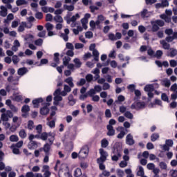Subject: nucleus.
Here are the masks:
<instances>
[{
  "label": "nucleus",
  "instance_id": "393cba45",
  "mask_svg": "<svg viewBox=\"0 0 177 177\" xmlns=\"http://www.w3.org/2000/svg\"><path fill=\"white\" fill-rule=\"evenodd\" d=\"M82 175V170L80 168H77L74 171L75 177H80Z\"/></svg>",
  "mask_w": 177,
  "mask_h": 177
},
{
  "label": "nucleus",
  "instance_id": "c03bdc74",
  "mask_svg": "<svg viewBox=\"0 0 177 177\" xmlns=\"http://www.w3.org/2000/svg\"><path fill=\"white\" fill-rule=\"evenodd\" d=\"M93 80V75H92V74H87L86 75V81H87L88 82H92Z\"/></svg>",
  "mask_w": 177,
  "mask_h": 177
},
{
  "label": "nucleus",
  "instance_id": "37998d69",
  "mask_svg": "<svg viewBox=\"0 0 177 177\" xmlns=\"http://www.w3.org/2000/svg\"><path fill=\"white\" fill-rule=\"evenodd\" d=\"M36 131L38 133L37 135H41L42 133V124H38L36 127Z\"/></svg>",
  "mask_w": 177,
  "mask_h": 177
},
{
  "label": "nucleus",
  "instance_id": "8fccbe9b",
  "mask_svg": "<svg viewBox=\"0 0 177 177\" xmlns=\"http://www.w3.org/2000/svg\"><path fill=\"white\" fill-rule=\"evenodd\" d=\"M34 128V122L32 120H29L28 122V129L30 131H32Z\"/></svg>",
  "mask_w": 177,
  "mask_h": 177
},
{
  "label": "nucleus",
  "instance_id": "9b49d317",
  "mask_svg": "<svg viewBox=\"0 0 177 177\" xmlns=\"http://www.w3.org/2000/svg\"><path fill=\"white\" fill-rule=\"evenodd\" d=\"M0 9H1L0 11V16H1V17H6V16H8V8L3 6H1Z\"/></svg>",
  "mask_w": 177,
  "mask_h": 177
},
{
  "label": "nucleus",
  "instance_id": "338daca9",
  "mask_svg": "<svg viewBox=\"0 0 177 177\" xmlns=\"http://www.w3.org/2000/svg\"><path fill=\"white\" fill-rule=\"evenodd\" d=\"M117 174L118 177H124V171L118 169L117 170Z\"/></svg>",
  "mask_w": 177,
  "mask_h": 177
},
{
  "label": "nucleus",
  "instance_id": "a211bd4d",
  "mask_svg": "<svg viewBox=\"0 0 177 177\" xmlns=\"http://www.w3.org/2000/svg\"><path fill=\"white\" fill-rule=\"evenodd\" d=\"M65 82L69 85L71 88H74V83L73 82V77H69L65 80Z\"/></svg>",
  "mask_w": 177,
  "mask_h": 177
},
{
  "label": "nucleus",
  "instance_id": "a18cd8bd",
  "mask_svg": "<svg viewBox=\"0 0 177 177\" xmlns=\"http://www.w3.org/2000/svg\"><path fill=\"white\" fill-rule=\"evenodd\" d=\"M105 117L106 118H111L112 114H111V111L110 109L105 110Z\"/></svg>",
  "mask_w": 177,
  "mask_h": 177
},
{
  "label": "nucleus",
  "instance_id": "de8ad7c7",
  "mask_svg": "<svg viewBox=\"0 0 177 177\" xmlns=\"http://www.w3.org/2000/svg\"><path fill=\"white\" fill-rule=\"evenodd\" d=\"M147 55H148L149 56H150L151 57H155L156 53H154V50H153V49L149 48V49H148V50H147Z\"/></svg>",
  "mask_w": 177,
  "mask_h": 177
},
{
  "label": "nucleus",
  "instance_id": "5fc2aeb1",
  "mask_svg": "<svg viewBox=\"0 0 177 177\" xmlns=\"http://www.w3.org/2000/svg\"><path fill=\"white\" fill-rule=\"evenodd\" d=\"M53 20V15L52 14H47L46 15V21H52Z\"/></svg>",
  "mask_w": 177,
  "mask_h": 177
},
{
  "label": "nucleus",
  "instance_id": "f3484780",
  "mask_svg": "<svg viewBox=\"0 0 177 177\" xmlns=\"http://www.w3.org/2000/svg\"><path fill=\"white\" fill-rule=\"evenodd\" d=\"M28 149H37L38 147V144L35 141H30L28 143Z\"/></svg>",
  "mask_w": 177,
  "mask_h": 177
},
{
  "label": "nucleus",
  "instance_id": "39448f33",
  "mask_svg": "<svg viewBox=\"0 0 177 177\" xmlns=\"http://www.w3.org/2000/svg\"><path fill=\"white\" fill-rule=\"evenodd\" d=\"M53 144L46 143L43 147L39 149V151H44L45 154H50V149Z\"/></svg>",
  "mask_w": 177,
  "mask_h": 177
},
{
  "label": "nucleus",
  "instance_id": "4468645a",
  "mask_svg": "<svg viewBox=\"0 0 177 177\" xmlns=\"http://www.w3.org/2000/svg\"><path fill=\"white\" fill-rule=\"evenodd\" d=\"M74 9H75L74 4H71L70 6H68L67 4L64 5V10H68V12H73V10H74Z\"/></svg>",
  "mask_w": 177,
  "mask_h": 177
},
{
  "label": "nucleus",
  "instance_id": "b1692460",
  "mask_svg": "<svg viewBox=\"0 0 177 177\" xmlns=\"http://www.w3.org/2000/svg\"><path fill=\"white\" fill-rule=\"evenodd\" d=\"M73 62H74V63L75 64V67H77V68H80L81 67V66H82V62H81V61L78 58H75Z\"/></svg>",
  "mask_w": 177,
  "mask_h": 177
},
{
  "label": "nucleus",
  "instance_id": "9d476101",
  "mask_svg": "<svg viewBox=\"0 0 177 177\" xmlns=\"http://www.w3.org/2000/svg\"><path fill=\"white\" fill-rule=\"evenodd\" d=\"M80 14L77 13L75 15H73L71 17L69 20H68L67 24H71L72 23H75L77 19H80Z\"/></svg>",
  "mask_w": 177,
  "mask_h": 177
},
{
  "label": "nucleus",
  "instance_id": "c85d7f7f",
  "mask_svg": "<svg viewBox=\"0 0 177 177\" xmlns=\"http://www.w3.org/2000/svg\"><path fill=\"white\" fill-rule=\"evenodd\" d=\"M124 117H126V118H129V120H132L133 118V114H132L131 111H127L124 113Z\"/></svg>",
  "mask_w": 177,
  "mask_h": 177
},
{
  "label": "nucleus",
  "instance_id": "052dcab7",
  "mask_svg": "<svg viewBox=\"0 0 177 177\" xmlns=\"http://www.w3.org/2000/svg\"><path fill=\"white\" fill-rule=\"evenodd\" d=\"M158 30H160V27L158 26L157 24H153L152 26L151 30H152L153 32H157V31H158Z\"/></svg>",
  "mask_w": 177,
  "mask_h": 177
},
{
  "label": "nucleus",
  "instance_id": "e433bc0d",
  "mask_svg": "<svg viewBox=\"0 0 177 177\" xmlns=\"http://www.w3.org/2000/svg\"><path fill=\"white\" fill-rule=\"evenodd\" d=\"M45 27L47 30V31H52L53 30V24L48 22L46 24Z\"/></svg>",
  "mask_w": 177,
  "mask_h": 177
},
{
  "label": "nucleus",
  "instance_id": "c756f323",
  "mask_svg": "<svg viewBox=\"0 0 177 177\" xmlns=\"http://www.w3.org/2000/svg\"><path fill=\"white\" fill-rule=\"evenodd\" d=\"M85 84H86V80L84 78H81L80 80L77 82L76 85L77 86H83Z\"/></svg>",
  "mask_w": 177,
  "mask_h": 177
},
{
  "label": "nucleus",
  "instance_id": "473e14b6",
  "mask_svg": "<svg viewBox=\"0 0 177 177\" xmlns=\"http://www.w3.org/2000/svg\"><path fill=\"white\" fill-rule=\"evenodd\" d=\"M68 100L69 102H71V106H74V104H75V99H74V96L73 95V94H70L68 95Z\"/></svg>",
  "mask_w": 177,
  "mask_h": 177
},
{
  "label": "nucleus",
  "instance_id": "4d7b16f0",
  "mask_svg": "<svg viewBox=\"0 0 177 177\" xmlns=\"http://www.w3.org/2000/svg\"><path fill=\"white\" fill-rule=\"evenodd\" d=\"M177 55V50L176 49H173L171 52L170 54L168 55L167 56H170V57H175Z\"/></svg>",
  "mask_w": 177,
  "mask_h": 177
},
{
  "label": "nucleus",
  "instance_id": "4c0bfd02",
  "mask_svg": "<svg viewBox=\"0 0 177 177\" xmlns=\"http://www.w3.org/2000/svg\"><path fill=\"white\" fill-rule=\"evenodd\" d=\"M137 174L138 176H143V175H145V170L143 169V167L139 166V170Z\"/></svg>",
  "mask_w": 177,
  "mask_h": 177
},
{
  "label": "nucleus",
  "instance_id": "0eeeda50",
  "mask_svg": "<svg viewBox=\"0 0 177 177\" xmlns=\"http://www.w3.org/2000/svg\"><path fill=\"white\" fill-rule=\"evenodd\" d=\"M43 102L44 99H42V97L33 100L32 103L33 104L34 109H38L39 107V103H42Z\"/></svg>",
  "mask_w": 177,
  "mask_h": 177
},
{
  "label": "nucleus",
  "instance_id": "6e6d98bb",
  "mask_svg": "<svg viewBox=\"0 0 177 177\" xmlns=\"http://www.w3.org/2000/svg\"><path fill=\"white\" fill-rule=\"evenodd\" d=\"M35 17H36V19H38L39 20H41V19L44 18V14H42V12H38L36 13Z\"/></svg>",
  "mask_w": 177,
  "mask_h": 177
},
{
  "label": "nucleus",
  "instance_id": "4be33fe9",
  "mask_svg": "<svg viewBox=\"0 0 177 177\" xmlns=\"http://www.w3.org/2000/svg\"><path fill=\"white\" fill-rule=\"evenodd\" d=\"M120 129H121V131L120 132L119 134H118L117 138L118 139H122V138H124V136H125V131H124V127H120Z\"/></svg>",
  "mask_w": 177,
  "mask_h": 177
},
{
  "label": "nucleus",
  "instance_id": "72a5a7b5",
  "mask_svg": "<svg viewBox=\"0 0 177 177\" xmlns=\"http://www.w3.org/2000/svg\"><path fill=\"white\" fill-rule=\"evenodd\" d=\"M54 20L56 23H63V17L60 15H56L54 17Z\"/></svg>",
  "mask_w": 177,
  "mask_h": 177
},
{
  "label": "nucleus",
  "instance_id": "412c9836",
  "mask_svg": "<svg viewBox=\"0 0 177 177\" xmlns=\"http://www.w3.org/2000/svg\"><path fill=\"white\" fill-rule=\"evenodd\" d=\"M160 44H161V45H162L163 49L168 50L171 48V45L167 43L165 40H162L160 42Z\"/></svg>",
  "mask_w": 177,
  "mask_h": 177
},
{
  "label": "nucleus",
  "instance_id": "2eb2a0df",
  "mask_svg": "<svg viewBox=\"0 0 177 177\" xmlns=\"http://www.w3.org/2000/svg\"><path fill=\"white\" fill-rule=\"evenodd\" d=\"M137 110H139L140 109H145V107H146V104L145 103V102H138L136 104Z\"/></svg>",
  "mask_w": 177,
  "mask_h": 177
},
{
  "label": "nucleus",
  "instance_id": "79ce46f5",
  "mask_svg": "<svg viewBox=\"0 0 177 177\" xmlns=\"http://www.w3.org/2000/svg\"><path fill=\"white\" fill-rule=\"evenodd\" d=\"M158 138H160V135H158V133H153L151 136V142H156Z\"/></svg>",
  "mask_w": 177,
  "mask_h": 177
},
{
  "label": "nucleus",
  "instance_id": "f257e3e1",
  "mask_svg": "<svg viewBox=\"0 0 177 177\" xmlns=\"http://www.w3.org/2000/svg\"><path fill=\"white\" fill-rule=\"evenodd\" d=\"M113 153L114 155L111 156L112 161H118L122 153V146L120 142H116L113 145Z\"/></svg>",
  "mask_w": 177,
  "mask_h": 177
},
{
  "label": "nucleus",
  "instance_id": "6ab92c4d",
  "mask_svg": "<svg viewBox=\"0 0 177 177\" xmlns=\"http://www.w3.org/2000/svg\"><path fill=\"white\" fill-rule=\"evenodd\" d=\"M59 56H60L59 53H55L54 54L53 61L55 63H57V64H60V58H59Z\"/></svg>",
  "mask_w": 177,
  "mask_h": 177
},
{
  "label": "nucleus",
  "instance_id": "c9c22d12",
  "mask_svg": "<svg viewBox=\"0 0 177 177\" xmlns=\"http://www.w3.org/2000/svg\"><path fill=\"white\" fill-rule=\"evenodd\" d=\"M70 60H71V58H70V57H64V58L63 59L64 66H67L68 63H70Z\"/></svg>",
  "mask_w": 177,
  "mask_h": 177
},
{
  "label": "nucleus",
  "instance_id": "7c9ffc66",
  "mask_svg": "<svg viewBox=\"0 0 177 177\" xmlns=\"http://www.w3.org/2000/svg\"><path fill=\"white\" fill-rule=\"evenodd\" d=\"M154 104H157L158 106H162V102L160 100L155 99L154 103H151V107H154Z\"/></svg>",
  "mask_w": 177,
  "mask_h": 177
},
{
  "label": "nucleus",
  "instance_id": "f8f14e48",
  "mask_svg": "<svg viewBox=\"0 0 177 177\" xmlns=\"http://www.w3.org/2000/svg\"><path fill=\"white\" fill-rule=\"evenodd\" d=\"M27 73H28V69L26 67L19 68L17 71L18 75H24Z\"/></svg>",
  "mask_w": 177,
  "mask_h": 177
},
{
  "label": "nucleus",
  "instance_id": "7ed1b4c3",
  "mask_svg": "<svg viewBox=\"0 0 177 177\" xmlns=\"http://www.w3.org/2000/svg\"><path fill=\"white\" fill-rule=\"evenodd\" d=\"M88 153H89V147H88V145H84L80 149L78 153V157L79 158H86V157H88Z\"/></svg>",
  "mask_w": 177,
  "mask_h": 177
},
{
  "label": "nucleus",
  "instance_id": "49530a36",
  "mask_svg": "<svg viewBox=\"0 0 177 177\" xmlns=\"http://www.w3.org/2000/svg\"><path fill=\"white\" fill-rule=\"evenodd\" d=\"M161 56H162V50H158L155 54V57H157V59H161Z\"/></svg>",
  "mask_w": 177,
  "mask_h": 177
},
{
  "label": "nucleus",
  "instance_id": "bb28decb",
  "mask_svg": "<svg viewBox=\"0 0 177 177\" xmlns=\"http://www.w3.org/2000/svg\"><path fill=\"white\" fill-rule=\"evenodd\" d=\"M36 138V139H41V134H36L35 136H34V134H30L28 137V139L30 142H33V139L34 138Z\"/></svg>",
  "mask_w": 177,
  "mask_h": 177
},
{
  "label": "nucleus",
  "instance_id": "1a4fd4ad",
  "mask_svg": "<svg viewBox=\"0 0 177 177\" xmlns=\"http://www.w3.org/2000/svg\"><path fill=\"white\" fill-rule=\"evenodd\" d=\"M25 28H31V26H28L26 22H21V24L18 28L19 32H23Z\"/></svg>",
  "mask_w": 177,
  "mask_h": 177
},
{
  "label": "nucleus",
  "instance_id": "0e129e2a",
  "mask_svg": "<svg viewBox=\"0 0 177 177\" xmlns=\"http://www.w3.org/2000/svg\"><path fill=\"white\" fill-rule=\"evenodd\" d=\"M135 88H136L135 84H129V85L127 86V89H129V91H130V92H133V91H135Z\"/></svg>",
  "mask_w": 177,
  "mask_h": 177
},
{
  "label": "nucleus",
  "instance_id": "864d4df0",
  "mask_svg": "<svg viewBox=\"0 0 177 177\" xmlns=\"http://www.w3.org/2000/svg\"><path fill=\"white\" fill-rule=\"evenodd\" d=\"M96 93V91L93 88H91L88 92L87 95L90 96L91 97H93V95Z\"/></svg>",
  "mask_w": 177,
  "mask_h": 177
},
{
  "label": "nucleus",
  "instance_id": "774afa93",
  "mask_svg": "<svg viewBox=\"0 0 177 177\" xmlns=\"http://www.w3.org/2000/svg\"><path fill=\"white\" fill-rule=\"evenodd\" d=\"M159 165H160L161 169H167V164L164 162H160Z\"/></svg>",
  "mask_w": 177,
  "mask_h": 177
},
{
  "label": "nucleus",
  "instance_id": "69168bd1",
  "mask_svg": "<svg viewBox=\"0 0 177 177\" xmlns=\"http://www.w3.org/2000/svg\"><path fill=\"white\" fill-rule=\"evenodd\" d=\"M85 37H86V38H88V39L93 38V33L91 31L86 32L85 34Z\"/></svg>",
  "mask_w": 177,
  "mask_h": 177
},
{
  "label": "nucleus",
  "instance_id": "f704fd0d",
  "mask_svg": "<svg viewBox=\"0 0 177 177\" xmlns=\"http://www.w3.org/2000/svg\"><path fill=\"white\" fill-rule=\"evenodd\" d=\"M107 160V156H100L99 158L97 159V164H100V162H104Z\"/></svg>",
  "mask_w": 177,
  "mask_h": 177
},
{
  "label": "nucleus",
  "instance_id": "bf43d9fd",
  "mask_svg": "<svg viewBox=\"0 0 177 177\" xmlns=\"http://www.w3.org/2000/svg\"><path fill=\"white\" fill-rule=\"evenodd\" d=\"M163 85L166 86V88H169L171 86V82L168 80H163Z\"/></svg>",
  "mask_w": 177,
  "mask_h": 177
},
{
  "label": "nucleus",
  "instance_id": "ea45409f",
  "mask_svg": "<svg viewBox=\"0 0 177 177\" xmlns=\"http://www.w3.org/2000/svg\"><path fill=\"white\" fill-rule=\"evenodd\" d=\"M48 63H49V60H48V59L46 58L41 59L38 66H44V64H48Z\"/></svg>",
  "mask_w": 177,
  "mask_h": 177
},
{
  "label": "nucleus",
  "instance_id": "603ef678",
  "mask_svg": "<svg viewBox=\"0 0 177 177\" xmlns=\"http://www.w3.org/2000/svg\"><path fill=\"white\" fill-rule=\"evenodd\" d=\"M12 62H13L14 64H17V63H19V62H20V59H19V57H17V55H13L12 56Z\"/></svg>",
  "mask_w": 177,
  "mask_h": 177
},
{
  "label": "nucleus",
  "instance_id": "cd10ccee",
  "mask_svg": "<svg viewBox=\"0 0 177 177\" xmlns=\"http://www.w3.org/2000/svg\"><path fill=\"white\" fill-rule=\"evenodd\" d=\"M93 55L94 56V60L95 62H99V51H97V50H94L93 51Z\"/></svg>",
  "mask_w": 177,
  "mask_h": 177
},
{
  "label": "nucleus",
  "instance_id": "5701e85b",
  "mask_svg": "<svg viewBox=\"0 0 177 177\" xmlns=\"http://www.w3.org/2000/svg\"><path fill=\"white\" fill-rule=\"evenodd\" d=\"M19 136L21 139H26V138H27V133L26 132V130L21 129L19 131Z\"/></svg>",
  "mask_w": 177,
  "mask_h": 177
},
{
  "label": "nucleus",
  "instance_id": "13d9d810",
  "mask_svg": "<svg viewBox=\"0 0 177 177\" xmlns=\"http://www.w3.org/2000/svg\"><path fill=\"white\" fill-rule=\"evenodd\" d=\"M161 99L162 100H163V102H168V100H169V99L168 98V95H167L165 93H162Z\"/></svg>",
  "mask_w": 177,
  "mask_h": 177
},
{
  "label": "nucleus",
  "instance_id": "a878e982",
  "mask_svg": "<svg viewBox=\"0 0 177 177\" xmlns=\"http://www.w3.org/2000/svg\"><path fill=\"white\" fill-rule=\"evenodd\" d=\"M28 2L26 0H17L16 5L17 6H21V5H27Z\"/></svg>",
  "mask_w": 177,
  "mask_h": 177
},
{
  "label": "nucleus",
  "instance_id": "3c124183",
  "mask_svg": "<svg viewBox=\"0 0 177 177\" xmlns=\"http://www.w3.org/2000/svg\"><path fill=\"white\" fill-rule=\"evenodd\" d=\"M35 45L37 46H42V44H44V40L42 39H38L35 41Z\"/></svg>",
  "mask_w": 177,
  "mask_h": 177
},
{
  "label": "nucleus",
  "instance_id": "09e8293b",
  "mask_svg": "<svg viewBox=\"0 0 177 177\" xmlns=\"http://www.w3.org/2000/svg\"><path fill=\"white\" fill-rule=\"evenodd\" d=\"M100 156H102L109 157V153H107V151H104L103 148L100 149Z\"/></svg>",
  "mask_w": 177,
  "mask_h": 177
},
{
  "label": "nucleus",
  "instance_id": "dca6fc26",
  "mask_svg": "<svg viewBox=\"0 0 177 177\" xmlns=\"http://www.w3.org/2000/svg\"><path fill=\"white\" fill-rule=\"evenodd\" d=\"M140 15L142 19H145V17H149L150 16L147 9H144L142 11H141Z\"/></svg>",
  "mask_w": 177,
  "mask_h": 177
},
{
  "label": "nucleus",
  "instance_id": "aec40b11",
  "mask_svg": "<svg viewBox=\"0 0 177 177\" xmlns=\"http://www.w3.org/2000/svg\"><path fill=\"white\" fill-rule=\"evenodd\" d=\"M109 146V140L107 139L104 138L101 140V147L102 149H106Z\"/></svg>",
  "mask_w": 177,
  "mask_h": 177
},
{
  "label": "nucleus",
  "instance_id": "e2e57ef3",
  "mask_svg": "<svg viewBox=\"0 0 177 177\" xmlns=\"http://www.w3.org/2000/svg\"><path fill=\"white\" fill-rule=\"evenodd\" d=\"M120 113H122L124 114V113H127V106H120L119 108Z\"/></svg>",
  "mask_w": 177,
  "mask_h": 177
},
{
  "label": "nucleus",
  "instance_id": "f03ea898",
  "mask_svg": "<svg viewBox=\"0 0 177 177\" xmlns=\"http://www.w3.org/2000/svg\"><path fill=\"white\" fill-rule=\"evenodd\" d=\"M55 136H56V135L53 132H43L41 134L40 138L41 140H48L50 145H53V142H55Z\"/></svg>",
  "mask_w": 177,
  "mask_h": 177
},
{
  "label": "nucleus",
  "instance_id": "2f4dec72",
  "mask_svg": "<svg viewBox=\"0 0 177 177\" xmlns=\"http://www.w3.org/2000/svg\"><path fill=\"white\" fill-rule=\"evenodd\" d=\"M159 6H162V8H167V6H169V3L167 0H162L161 3H158Z\"/></svg>",
  "mask_w": 177,
  "mask_h": 177
},
{
  "label": "nucleus",
  "instance_id": "58836bf2",
  "mask_svg": "<svg viewBox=\"0 0 177 177\" xmlns=\"http://www.w3.org/2000/svg\"><path fill=\"white\" fill-rule=\"evenodd\" d=\"M21 111L23 113H28L30 111V106L25 104L21 108Z\"/></svg>",
  "mask_w": 177,
  "mask_h": 177
},
{
  "label": "nucleus",
  "instance_id": "a19ab883",
  "mask_svg": "<svg viewBox=\"0 0 177 177\" xmlns=\"http://www.w3.org/2000/svg\"><path fill=\"white\" fill-rule=\"evenodd\" d=\"M10 142H19V137L16 135H12L10 136Z\"/></svg>",
  "mask_w": 177,
  "mask_h": 177
},
{
  "label": "nucleus",
  "instance_id": "ddd939ff",
  "mask_svg": "<svg viewBox=\"0 0 177 177\" xmlns=\"http://www.w3.org/2000/svg\"><path fill=\"white\" fill-rule=\"evenodd\" d=\"M144 90L145 92H153L154 91V86H153V84H147Z\"/></svg>",
  "mask_w": 177,
  "mask_h": 177
},
{
  "label": "nucleus",
  "instance_id": "6e6552de",
  "mask_svg": "<svg viewBox=\"0 0 177 177\" xmlns=\"http://www.w3.org/2000/svg\"><path fill=\"white\" fill-rule=\"evenodd\" d=\"M106 129L108 130L106 133L108 136H114L115 135V130L113 126H106Z\"/></svg>",
  "mask_w": 177,
  "mask_h": 177
},
{
  "label": "nucleus",
  "instance_id": "20e7f679",
  "mask_svg": "<svg viewBox=\"0 0 177 177\" xmlns=\"http://www.w3.org/2000/svg\"><path fill=\"white\" fill-rule=\"evenodd\" d=\"M49 106H50V103L49 102H46L44 104V106L40 109L41 115H48V114H49Z\"/></svg>",
  "mask_w": 177,
  "mask_h": 177
},
{
  "label": "nucleus",
  "instance_id": "680f3d73",
  "mask_svg": "<svg viewBox=\"0 0 177 177\" xmlns=\"http://www.w3.org/2000/svg\"><path fill=\"white\" fill-rule=\"evenodd\" d=\"M138 30L141 34H143V32H146V28L143 25L139 26Z\"/></svg>",
  "mask_w": 177,
  "mask_h": 177
},
{
  "label": "nucleus",
  "instance_id": "423d86ee",
  "mask_svg": "<svg viewBox=\"0 0 177 177\" xmlns=\"http://www.w3.org/2000/svg\"><path fill=\"white\" fill-rule=\"evenodd\" d=\"M126 143L129 146H133L135 145V140H133V136L129 133L126 137Z\"/></svg>",
  "mask_w": 177,
  "mask_h": 177
}]
</instances>
